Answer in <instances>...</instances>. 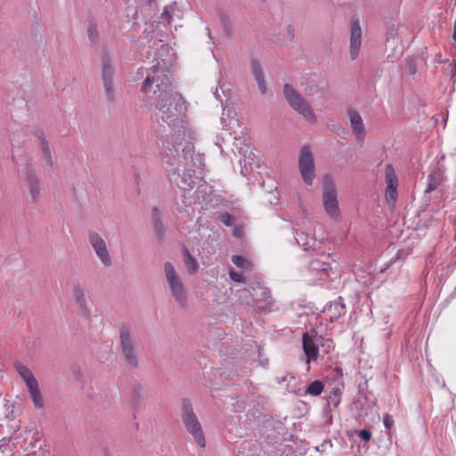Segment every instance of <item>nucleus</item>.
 Masks as SVG:
<instances>
[{"label": "nucleus", "instance_id": "20", "mask_svg": "<svg viewBox=\"0 0 456 456\" xmlns=\"http://www.w3.org/2000/svg\"><path fill=\"white\" fill-rule=\"evenodd\" d=\"M14 367L20 377L26 384L27 388L32 387L38 384L33 372L25 364L17 362L14 363Z\"/></svg>", "mask_w": 456, "mask_h": 456}, {"label": "nucleus", "instance_id": "31", "mask_svg": "<svg viewBox=\"0 0 456 456\" xmlns=\"http://www.w3.org/2000/svg\"><path fill=\"white\" fill-rule=\"evenodd\" d=\"M232 261L239 268L248 270L252 266L251 263L241 256H232Z\"/></svg>", "mask_w": 456, "mask_h": 456}, {"label": "nucleus", "instance_id": "34", "mask_svg": "<svg viewBox=\"0 0 456 456\" xmlns=\"http://www.w3.org/2000/svg\"><path fill=\"white\" fill-rule=\"evenodd\" d=\"M281 38L292 40L294 37V28L291 25H286L282 34L280 35Z\"/></svg>", "mask_w": 456, "mask_h": 456}, {"label": "nucleus", "instance_id": "28", "mask_svg": "<svg viewBox=\"0 0 456 456\" xmlns=\"http://www.w3.org/2000/svg\"><path fill=\"white\" fill-rule=\"evenodd\" d=\"M40 148L45 162L52 167L53 165V157L48 143L44 137L40 139Z\"/></svg>", "mask_w": 456, "mask_h": 456}, {"label": "nucleus", "instance_id": "24", "mask_svg": "<svg viewBox=\"0 0 456 456\" xmlns=\"http://www.w3.org/2000/svg\"><path fill=\"white\" fill-rule=\"evenodd\" d=\"M170 181L172 183H175L183 191V197L186 198V193H189V191L193 188L194 183L191 181L189 183H187L186 179L181 178L180 174L174 173L173 175L170 177Z\"/></svg>", "mask_w": 456, "mask_h": 456}, {"label": "nucleus", "instance_id": "35", "mask_svg": "<svg viewBox=\"0 0 456 456\" xmlns=\"http://www.w3.org/2000/svg\"><path fill=\"white\" fill-rule=\"evenodd\" d=\"M229 276L235 282L240 283L244 281L243 275L240 273L235 272L234 270H231L229 272Z\"/></svg>", "mask_w": 456, "mask_h": 456}, {"label": "nucleus", "instance_id": "9", "mask_svg": "<svg viewBox=\"0 0 456 456\" xmlns=\"http://www.w3.org/2000/svg\"><path fill=\"white\" fill-rule=\"evenodd\" d=\"M298 168L305 183L312 185L315 178V165L313 153L308 146H304L300 150Z\"/></svg>", "mask_w": 456, "mask_h": 456}, {"label": "nucleus", "instance_id": "29", "mask_svg": "<svg viewBox=\"0 0 456 456\" xmlns=\"http://www.w3.org/2000/svg\"><path fill=\"white\" fill-rule=\"evenodd\" d=\"M250 68H251V71H252L253 77L256 81L265 78L262 66H261L259 61H257L256 59H252L251 63H250Z\"/></svg>", "mask_w": 456, "mask_h": 456}, {"label": "nucleus", "instance_id": "40", "mask_svg": "<svg viewBox=\"0 0 456 456\" xmlns=\"http://www.w3.org/2000/svg\"><path fill=\"white\" fill-rule=\"evenodd\" d=\"M383 423L386 428H390L394 424V419L392 416L387 414L383 417Z\"/></svg>", "mask_w": 456, "mask_h": 456}, {"label": "nucleus", "instance_id": "23", "mask_svg": "<svg viewBox=\"0 0 456 456\" xmlns=\"http://www.w3.org/2000/svg\"><path fill=\"white\" fill-rule=\"evenodd\" d=\"M316 339L318 340L320 354H327L334 349V343L331 338L322 337L316 332Z\"/></svg>", "mask_w": 456, "mask_h": 456}, {"label": "nucleus", "instance_id": "21", "mask_svg": "<svg viewBox=\"0 0 456 456\" xmlns=\"http://www.w3.org/2000/svg\"><path fill=\"white\" fill-rule=\"evenodd\" d=\"M295 239L305 251L313 248L316 243V240L313 234H309L305 231L298 232L297 229H295Z\"/></svg>", "mask_w": 456, "mask_h": 456}, {"label": "nucleus", "instance_id": "16", "mask_svg": "<svg viewBox=\"0 0 456 456\" xmlns=\"http://www.w3.org/2000/svg\"><path fill=\"white\" fill-rule=\"evenodd\" d=\"M253 289L254 294L252 295L251 299L247 301V304L251 303L259 308H265L271 305L270 291L266 288L258 285Z\"/></svg>", "mask_w": 456, "mask_h": 456}, {"label": "nucleus", "instance_id": "19", "mask_svg": "<svg viewBox=\"0 0 456 456\" xmlns=\"http://www.w3.org/2000/svg\"><path fill=\"white\" fill-rule=\"evenodd\" d=\"M347 114L353 133L358 137L363 135L365 133V126L360 113L353 109H349Z\"/></svg>", "mask_w": 456, "mask_h": 456}, {"label": "nucleus", "instance_id": "30", "mask_svg": "<svg viewBox=\"0 0 456 456\" xmlns=\"http://www.w3.org/2000/svg\"><path fill=\"white\" fill-rule=\"evenodd\" d=\"M88 301H89V299L86 300L82 303L76 304V305L78 308L80 315L84 319L90 321L91 317H92V312H91V308L89 306Z\"/></svg>", "mask_w": 456, "mask_h": 456}, {"label": "nucleus", "instance_id": "25", "mask_svg": "<svg viewBox=\"0 0 456 456\" xmlns=\"http://www.w3.org/2000/svg\"><path fill=\"white\" fill-rule=\"evenodd\" d=\"M72 296L76 304L88 300L86 289L79 282L73 284Z\"/></svg>", "mask_w": 456, "mask_h": 456}, {"label": "nucleus", "instance_id": "41", "mask_svg": "<svg viewBox=\"0 0 456 456\" xmlns=\"http://www.w3.org/2000/svg\"><path fill=\"white\" fill-rule=\"evenodd\" d=\"M152 217L155 221L158 220V218L159 217V212L157 208H154L153 211H152Z\"/></svg>", "mask_w": 456, "mask_h": 456}, {"label": "nucleus", "instance_id": "44", "mask_svg": "<svg viewBox=\"0 0 456 456\" xmlns=\"http://www.w3.org/2000/svg\"><path fill=\"white\" fill-rule=\"evenodd\" d=\"M214 95L216 99L220 100V95L219 94L217 93V91L214 92Z\"/></svg>", "mask_w": 456, "mask_h": 456}, {"label": "nucleus", "instance_id": "37", "mask_svg": "<svg viewBox=\"0 0 456 456\" xmlns=\"http://www.w3.org/2000/svg\"><path fill=\"white\" fill-rule=\"evenodd\" d=\"M359 437L365 442H369L371 438V433L367 429H362L359 431Z\"/></svg>", "mask_w": 456, "mask_h": 456}, {"label": "nucleus", "instance_id": "2", "mask_svg": "<svg viewBox=\"0 0 456 456\" xmlns=\"http://www.w3.org/2000/svg\"><path fill=\"white\" fill-rule=\"evenodd\" d=\"M220 121L224 127H230L232 129L231 134H233V146L238 150L239 154L244 157V167L241 168V174L246 176L249 168L254 161L255 154L249 151L247 144L248 134L246 128L242 127V124L236 118V112L231 108H224Z\"/></svg>", "mask_w": 456, "mask_h": 456}, {"label": "nucleus", "instance_id": "13", "mask_svg": "<svg viewBox=\"0 0 456 456\" xmlns=\"http://www.w3.org/2000/svg\"><path fill=\"white\" fill-rule=\"evenodd\" d=\"M386 200L388 205H394L397 198L398 178L392 165H387L385 169Z\"/></svg>", "mask_w": 456, "mask_h": 456}, {"label": "nucleus", "instance_id": "14", "mask_svg": "<svg viewBox=\"0 0 456 456\" xmlns=\"http://www.w3.org/2000/svg\"><path fill=\"white\" fill-rule=\"evenodd\" d=\"M445 167L439 160L428 176V184L425 192H431L442 184L444 180Z\"/></svg>", "mask_w": 456, "mask_h": 456}, {"label": "nucleus", "instance_id": "3", "mask_svg": "<svg viewBox=\"0 0 456 456\" xmlns=\"http://www.w3.org/2000/svg\"><path fill=\"white\" fill-rule=\"evenodd\" d=\"M164 274L171 297L181 308L188 305V291L174 265L170 262L164 264Z\"/></svg>", "mask_w": 456, "mask_h": 456}, {"label": "nucleus", "instance_id": "10", "mask_svg": "<svg viewBox=\"0 0 456 456\" xmlns=\"http://www.w3.org/2000/svg\"><path fill=\"white\" fill-rule=\"evenodd\" d=\"M88 241L101 264L104 267H110L112 265V257L103 237L96 232H90Z\"/></svg>", "mask_w": 456, "mask_h": 456}, {"label": "nucleus", "instance_id": "32", "mask_svg": "<svg viewBox=\"0 0 456 456\" xmlns=\"http://www.w3.org/2000/svg\"><path fill=\"white\" fill-rule=\"evenodd\" d=\"M327 403L329 405L338 407L340 403V391L338 389H333L327 396Z\"/></svg>", "mask_w": 456, "mask_h": 456}, {"label": "nucleus", "instance_id": "1", "mask_svg": "<svg viewBox=\"0 0 456 456\" xmlns=\"http://www.w3.org/2000/svg\"><path fill=\"white\" fill-rule=\"evenodd\" d=\"M142 90L144 94L153 93L152 100L157 109L156 117L168 126L182 122L185 112L183 97L174 90L167 73L165 63L159 61L154 66L143 81Z\"/></svg>", "mask_w": 456, "mask_h": 456}, {"label": "nucleus", "instance_id": "43", "mask_svg": "<svg viewBox=\"0 0 456 456\" xmlns=\"http://www.w3.org/2000/svg\"><path fill=\"white\" fill-rule=\"evenodd\" d=\"M452 39L456 43V20L454 21V25H453Z\"/></svg>", "mask_w": 456, "mask_h": 456}, {"label": "nucleus", "instance_id": "27", "mask_svg": "<svg viewBox=\"0 0 456 456\" xmlns=\"http://www.w3.org/2000/svg\"><path fill=\"white\" fill-rule=\"evenodd\" d=\"M323 387H324L322 382H321L320 380H314L307 386L305 393L307 395L317 396L322 394V392L323 391Z\"/></svg>", "mask_w": 456, "mask_h": 456}, {"label": "nucleus", "instance_id": "38", "mask_svg": "<svg viewBox=\"0 0 456 456\" xmlns=\"http://www.w3.org/2000/svg\"><path fill=\"white\" fill-rule=\"evenodd\" d=\"M256 82L257 84L258 89L261 92V94H266L267 86H266L265 78L264 79H260V80H256Z\"/></svg>", "mask_w": 456, "mask_h": 456}, {"label": "nucleus", "instance_id": "45", "mask_svg": "<svg viewBox=\"0 0 456 456\" xmlns=\"http://www.w3.org/2000/svg\"><path fill=\"white\" fill-rule=\"evenodd\" d=\"M216 144L218 147H220V148H221V144H220L219 140H217V141L216 142Z\"/></svg>", "mask_w": 456, "mask_h": 456}, {"label": "nucleus", "instance_id": "22", "mask_svg": "<svg viewBox=\"0 0 456 456\" xmlns=\"http://www.w3.org/2000/svg\"><path fill=\"white\" fill-rule=\"evenodd\" d=\"M28 392L34 407L37 409L44 408L45 403L38 384L28 388Z\"/></svg>", "mask_w": 456, "mask_h": 456}, {"label": "nucleus", "instance_id": "33", "mask_svg": "<svg viewBox=\"0 0 456 456\" xmlns=\"http://www.w3.org/2000/svg\"><path fill=\"white\" fill-rule=\"evenodd\" d=\"M87 36L92 42H95L98 39V29L95 23H89L87 27Z\"/></svg>", "mask_w": 456, "mask_h": 456}, {"label": "nucleus", "instance_id": "5", "mask_svg": "<svg viewBox=\"0 0 456 456\" xmlns=\"http://www.w3.org/2000/svg\"><path fill=\"white\" fill-rule=\"evenodd\" d=\"M119 342L126 366L131 369L138 368L137 343L133 331L129 328L122 327L120 329Z\"/></svg>", "mask_w": 456, "mask_h": 456}, {"label": "nucleus", "instance_id": "42", "mask_svg": "<svg viewBox=\"0 0 456 456\" xmlns=\"http://www.w3.org/2000/svg\"><path fill=\"white\" fill-rule=\"evenodd\" d=\"M409 72L411 75H414L416 73V67L413 64H409Z\"/></svg>", "mask_w": 456, "mask_h": 456}, {"label": "nucleus", "instance_id": "18", "mask_svg": "<svg viewBox=\"0 0 456 456\" xmlns=\"http://www.w3.org/2000/svg\"><path fill=\"white\" fill-rule=\"evenodd\" d=\"M25 180L32 200L37 202L40 200L42 190L38 178L34 172L28 170Z\"/></svg>", "mask_w": 456, "mask_h": 456}, {"label": "nucleus", "instance_id": "6", "mask_svg": "<svg viewBox=\"0 0 456 456\" xmlns=\"http://www.w3.org/2000/svg\"><path fill=\"white\" fill-rule=\"evenodd\" d=\"M114 60L113 57L104 53L101 58V77L104 89V95L109 102L116 100L117 92L114 85Z\"/></svg>", "mask_w": 456, "mask_h": 456}, {"label": "nucleus", "instance_id": "36", "mask_svg": "<svg viewBox=\"0 0 456 456\" xmlns=\"http://www.w3.org/2000/svg\"><path fill=\"white\" fill-rule=\"evenodd\" d=\"M170 6H166L161 13V18L167 21L168 23H171V12H170Z\"/></svg>", "mask_w": 456, "mask_h": 456}, {"label": "nucleus", "instance_id": "15", "mask_svg": "<svg viewBox=\"0 0 456 456\" xmlns=\"http://www.w3.org/2000/svg\"><path fill=\"white\" fill-rule=\"evenodd\" d=\"M309 269L316 275H320L321 279L323 276H328L330 272L332 270L331 264L330 262V256L322 255L320 257L312 260L309 265Z\"/></svg>", "mask_w": 456, "mask_h": 456}, {"label": "nucleus", "instance_id": "12", "mask_svg": "<svg viewBox=\"0 0 456 456\" xmlns=\"http://www.w3.org/2000/svg\"><path fill=\"white\" fill-rule=\"evenodd\" d=\"M303 350L306 356V364L312 361H316L320 355L318 340L316 339V330L314 329L303 334L302 337Z\"/></svg>", "mask_w": 456, "mask_h": 456}, {"label": "nucleus", "instance_id": "4", "mask_svg": "<svg viewBox=\"0 0 456 456\" xmlns=\"http://www.w3.org/2000/svg\"><path fill=\"white\" fill-rule=\"evenodd\" d=\"M322 204L328 216L339 221L341 213L338 200V191L335 182L330 175H324L322 179Z\"/></svg>", "mask_w": 456, "mask_h": 456}, {"label": "nucleus", "instance_id": "7", "mask_svg": "<svg viewBox=\"0 0 456 456\" xmlns=\"http://www.w3.org/2000/svg\"><path fill=\"white\" fill-rule=\"evenodd\" d=\"M284 95L289 106L309 123H315L316 116L309 103L289 85L284 86Z\"/></svg>", "mask_w": 456, "mask_h": 456}, {"label": "nucleus", "instance_id": "11", "mask_svg": "<svg viewBox=\"0 0 456 456\" xmlns=\"http://www.w3.org/2000/svg\"><path fill=\"white\" fill-rule=\"evenodd\" d=\"M362 45V28L360 19L353 16L349 22V56L354 61L360 54Z\"/></svg>", "mask_w": 456, "mask_h": 456}, {"label": "nucleus", "instance_id": "26", "mask_svg": "<svg viewBox=\"0 0 456 456\" xmlns=\"http://www.w3.org/2000/svg\"><path fill=\"white\" fill-rule=\"evenodd\" d=\"M184 265L189 273L193 274L198 271L199 265L196 259L191 256L189 250L184 248L183 250Z\"/></svg>", "mask_w": 456, "mask_h": 456}, {"label": "nucleus", "instance_id": "17", "mask_svg": "<svg viewBox=\"0 0 456 456\" xmlns=\"http://www.w3.org/2000/svg\"><path fill=\"white\" fill-rule=\"evenodd\" d=\"M345 314L346 307L345 305L342 303L341 297H339L338 300L331 302L323 310V315L325 320H329L330 322L338 320L341 316H344Z\"/></svg>", "mask_w": 456, "mask_h": 456}, {"label": "nucleus", "instance_id": "39", "mask_svg": "<svg viewBox=\"0 0 456 456\" xmlns=\"http://www.w3.org/2000/svg\"><path fill=\"white\" fill-rule=\"evenodd\" d=\"M220 219L221 221L227 226H230L232 225V217L229 214H223L220 216Z\"/></svg>", "mask_w": 456, "mask_h": 456}, {"label": "nucleus", "instance_id": "8", "mask_svg": "<svg viewBox=\"0 0 456 456\" xmlns=\"http://www.w3.org/2000/svg\"><path fill=\"white\" fill-rule=\"evenodd\" d=\"M182 418L186 430L191 435L198 445L204 448L206 446V438L202 431L201 424L193 412L192 406L188 402L183 403Z\"/></svg>", "mask_w": 456, "mask_h": 456}]
</instances>
